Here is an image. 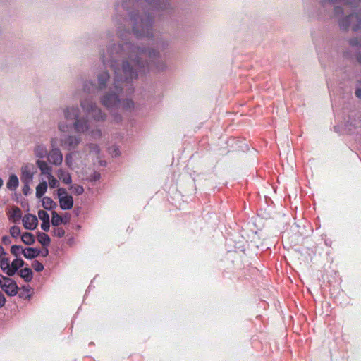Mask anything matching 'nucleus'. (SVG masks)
<instances>
[{
  "label": "nucleus",
  "mask_w": 361,
  "mask_h": 361,
  "mask_svg": "<svg viewBox=\"0 0 361 361\" xmlns=\"http://www.w3.org/2000/svg\"><path fill=\"white\" fill-rule=\"evenodd\" d=\"M2 275H0V278L1 277Z\"/></svg>",
  "instance_id": "nucleus-54"
},
{
  "label": "nucleus",
  "mask_w": 361,
  "mask_h": 361,
  "mask_svg": "<svg viewBox=\"0 0 361 361\" xmlns=\"http://www.w3.org/2000/svg\"><path fill=\"white\" fill-rule=\"evenodd\" d=\"M87 149L90 151V154H92L94 156H97L99 153V147L94 144H91L87 147Z\"/></svg>",
  "instance_id": "nucleus-29"
},
{
  "label": "nucleus",
  "mask_w": 361,
  "mask_h": 361,
  "mask_svg": "<svg viewBox=\"0 0 361 361\" xmlns=\"http://www.w3.org/2000/svg\"><path fill=\"white\" fill-rule=\"evenodd\" d=\"M24 265V261L22 259L16 258L13 260V262L11 264V269L12 276H13L16 272L18 271V269L20 267H22Z\"/></svg>",
  "instance_id": "nucleus-21"
},
{
  "label": "nucleus",
  "mask_w": 361,
  "mask_h": 361,
  "mask_svg": "<svg viewBox=\"0 0 361 361\" xmlns=\"http://www.w3.org/2000/svg\"><path fill=\"white\" fill-rule=\"evenodd\" d=\"M107 55L101 54L104 65L110 66L114 72L115 90L105 92L100 97L101 104L106 108L115 122H120L122 116L118 114L122 92V83L137 79L140 75L149 71L159 72L166 69L167 65L162 58L160 47L155 46L139 47L130 43L111 44L107 48Z\"/></svg>",
  "instance_id": "nucleus-1"
},
{
  "label": "nucleus",
  "mask_w": 361,
  "mask_h": 361,
  "mask_svg": "<svg viewBox=\"0 0 361 361\" xmlns=\"http://www.w3.org/2000/svg\"><path fill=\"white\" fill-rule=\"evenodd\" d=\"M359 0H346L345 2V8H342L341 7L335 8V16L338 17L340 14L344 12L347 9V6L350 5L356 4Z\"/></svg>",
  "instance_id": "nucleus-24"
},
{
  "label": "nucleus",
  "mask_w": 361,
  "mask_h": 361,
  "mask_svg": "<svg viewBox=\"0 0 361 361\" xmlns=\"http://www.w3.org/2000/svg\"><path fill=\"white\" fill-rule=\"evenodd\" d=\"M80 104L85 116H80V110L77 104L64 105L60 108L63 119L57 123L59 131L67 133L73 128L77 133H85L90 128L89 118L96 121L105 119V113L92 99H82Z\"/></svg>",
  "instance_id": "nucleus-2"
},
{
  "label": "nucleus",
  "mask_w": 361,
  "mask_h": 361,
  "mask_svg": "<svg viewBox=\"0 0 361 361\" xmlns=\"http://www.w3.org/2000/svg\"><path fill=\"white\" fill-rule=\"evenodd\" d=\"M58 178L65 184H71L72 182L70 174L62 169H58L56 171Z\"/></svg>",
  "instance_id": "nucleus-16"
},
{
  "label": "nucleus",
  "mask_w": 361,
  "mask_h": 361,
  "mask_svg": "<svg viewBox=\"0 0 361 361\" xmlns=\"http://www.w3.org/2000/svg\"><path fill=\"white\" fill-rule=\"evenodd\" d=\"M71 190L75 195H80L84 192V189L80 185H73Z\"/></svg>",
  "instance_id": "nucleus-35"
},
{
  "label": "nucleus",
  "mask_w": 361,
  "mask_h": 361,
  "mask_svg": "<svg viewBox=\"0 0 361 361\" xmlns=\"http://www.w3.org/2000/svg\"><path fill=\"white\" fill-rule=\"evenodd\" d=\"M51 149L47 156L50 164L59 166L62 164L63 156L61 149L58 147V137H51L50 140Z\"/></svg>",
  "instance_id": "nucleus-5"
},
{
  "label": "nucleus",
  "mask_w": 361,
  "mask_h": 361,
  "mask_svg": "<svg viewBox=\"0 0 361 361\" xmlns=\"http://www.w3.org/2000/svg\"><path fill=\"white\" fill-rule=\"evenodd\" d=\"M73 152L68 153L65 157V163L68 167L73 169Z\"/></svg>",
  "instance_id": "nucleus-28"
},
{
  "label": "nucleus",
  "mask_w": 361,
  "mask_h": 361,
  "mask_svg": "<svg viewBox=\"0 0 361 361\" xmlns=\"http://www.w3.org/2000/svg\"><path fill=\"white\" fill-rule=\"evenodd\" d=\"M22 254L26 259H32L37 257L39 255V251L33 247H28L22 250Z\"/></svg>",
  "instance_id": "nucleus-17"
},
{
  "label": "nucleus",
  "mask_w": 361,
  "mask_h": 361,
  "mask_svg": "<svg viewBox=\"0 0 361 361\" xmlns=\"http://www.w3.org/2000/svg\"><path fill=\"white\" fill-rule=\"evenodd\" d=\"M30 185L31 184L23 183V187L22 191L25 195H27L30 194V192H31Z\"/></svg>",
  "instance_id": "nucleus-38"
},
{
  "label": "nucleus",
  "mask_w": 361,
  "mask_h": 361,
  "mask_svg": "<svg viewBox=\"0 0 361 361\" xmlns=\"http://www.w3.org/2000/svg\"><path fill=\"white\" fill-rule=\"evenodd\" d=\"M38 216L42 221H49V215L44 210H39L38 212Z\"/></svg>",
  "instance_id": "nucleus-33"
},
{
  "label": "nucleus",
  "mask_w": 361,
  "mask_h": 361,
  "mask_svg": "<svg viewBox=\"0 0 361 361\" xmlns=\"http://www.w3.org/2000/svg\"><path fill=\"white\" fill-rule=\"evenodd\" d=\"M156 0H150V2H149V4L154 6V1H155Z\"/></svg>",
  "instance_id": "nucleus-52"
},
{
  "label": "nucleus",
  "mask_w": 361,
  "mask_h": 361,
  "mask_svg": "<svg viewBox=\"0 0 361 361\" xmlns=\"http://www.w3.org/2000/svg\"><path fill=\"white\" fill-rule=\"evenodd\" d=\"M21 218V211L17 207H14L9 212V219L12 220L13 222H16L19 221Z\"/></svg>",
  "instance_id": "nucleus-20"
},
{
  "label": "nucleus",
  "mask_w": 361,
  "mask_h": 361,
  "mask_svg": "<svg viewBox=\"0 0 361 361\" xmlns=\"http://www.w3.org/2000/svg\"><path fill=\"white\" fill-rule=\"evenodd\" d=\"M34 155L39 158L38 159H42L47 156L48 150L45 145L42 143H37L33 149Z\"/></svg>",
  "instance_id": "nucleus-13"
},
{
  "label": "nucleus",
  "mask_w": 361,
  "mask_h": 361,
  "mask_svg": "<svg viewBox=\"0 0 361 361\" xmlns=\"http://www.w3.org/2000/svg\"><path fill=\"white\" fill-rule=\"evenodd\" d=\"M10 234L13 238H18L20 234V229L18 226H13L10 228Z\"/></svg>",
  "instance_id": "nucleus-32"
},
{
  "label": "nucleus",
  "mask_w": 361,
  "mask_h": 361,
  "mask_svg": "<svg viewBox=\"0 0 361 361\" xmlns=\"http://www.w3.org/2000/svg\"><path fill=\"white\" fill-rule=\"evenodd\" d=\"M111 85L109 75L106 71L101 72L97 75V88L103 90Z\"/></svg>",
  "instance_id": "nucleus-10"
},
{
  "label": "nucleus",
  "mask_w": 361,
  "mask_h": 361,
  "mask_svg": "<svg viewBox=\"0 0 361 361\" xmlns=\"http://www.w3.org/2000/svg\"><path fill=\"white\" fill-rule=\"evenodd\" d=\"M133 24V32L138 38L150 37L152 36V18L140 16L137 14L130 16Z\"/></svg>",
  "instance_id": "nucleus-3"
},
{
  "label": "nucleus",
  "mask_w": 361,
  "mask_h": 361,
  "mask_svg": "<svg viewBox=\"0 0 361 361\" xmlns=\"http://www.w3.org/2000/svg\"><path fill=\"white\" fill-rule=\"evenodd\" d=\"M49 227H50L49 221H42V223L41 224V228L42 230H44V231H48L49 230Z\"/></svg>",
  "instance_id": "nucleus-42"
},
{
  "label": "nucleus",
  "mask_w": 361,
  "mask_h": 361,
  "mask_svg": "<svg viewBox=\"0 0 361 361\" xmlns=\"http://www.w3.org/2000/svg\"><path fill=\"white\" fill-rule=\"evenodd\" d=\"M99 176H100L99 174L95 173L94 176V180H96L99 179Z\"/></svg>",
  "instance_id": "nucleus-49"
},
{
  "label": "nucleus",
  "mask_w": 361,
  "mask_h": 361,
  "mask_svg": "<svg viewBox=\"0 0 361 361\" xmlns=\"http://www.w3.org/2000/svg\"><path fill=\"white\" fill-rule=\"evenodd\" d=\"M54 234L57 237H63L65 235V231L63 228H57L54 230Z\"/></svg>",
  "instance_id": "nucleus-39"
},
{
  "label": "nucleus",
  "mask_w": 361,
  "mask_h": 361,
  "mask_svg": "<svg viewBox=\"0 0 361 361\" xmlns=\"http://www.w3.org/2000/svg\"><path fill=\"white\" fill-rule=\"evenodd\" d=\"M35 163L42 176H44L47 179L53 176L52 166H50L47 161L42 159H37Z\"/></svg>",
  "instance_id": "nucleus-9"
},
{
  "label": "nucleus",
  "mask_w": 361,
  "mask_h": 361,
  "mask_svg": "<svg viewBox=\"0 0 361 361\" xmlns=\"http://www.w3.org/2000/svg\"><path fill=\"white\" fill-rule=\"evenodd\" d=\"M22 248L21 246L19 245H13L11 248V252L13 255L18 257L20 252H22Z\"/></svg>",
  "instance_id": "nucleus-34"
},
{
  "label": "nucleus",
  "mask_w": 361,
  "mask_h": 361,
  "mask_svg": "<svg viewBox=\"0 0 361 361\" xmlns=\"http://www.w3.org/2000/svg\"><path fill=\"white\" fill-rule=\"evenodd\" d=\"M340 28L346 30L349 28L357 31L361 28V11L359 13H352L338 20Z\"/></svg>",
  "instance_id": "nucleus-4"
},
{
  "label": "nucleus",
  "mask_w": 361,
  "mask_h": 361,
  "mask_svg": "<svg viewBox=\"0 0 361 361\" xmlns=\"http://www.w3.org/2000/svg\"><path fill=\"white\" fill-rule=\"evenodd\" d=\"M48 184L47 181L43 180L36 187V197L41 198L47 192Z\"/></svg>",
  "instance_id": "nucleus-19"
},
{
  "label": "nucleus",
  "mask_w": 361,
  "mask_h": 361,
  "mask_svg": "<svg viewBox=\"0 0 361 361\" xmlns=\"http://www.w3.org/2000/svg\"><path fill=\"white\" fill-rule=\"evenodd\" d=\"M60 207L63 210L71 209L73 205V200L71 195H65L59 200Z\"/></svg>",
  "instance_id": "nucleus-14"
},
{
  "label": "nucleus",
  "mask_w": 361,
  "mask_h": 361,
  "mask_svg": "<svg viewBox=\"0 0 361 361\" xmlns=\"http://www.w3.org/2000/svg\"><path fill=\"white\" fill-rule=\"evenodd\" d=\"M3 180L0 178V188H1V186L3 185Z\"/></svg>",
  "instance_id": "nucleus-50"
},
{
  "label": "nucleus",
  "mask_w": 361,
  "mask_h": 361,
  "mask_svg": "<svg viewBox=\"0 0 361 361\" xmlns=\"http://www.w3.org/2000/svg\"><path fill=\"white\" fill-rule=\"evenodd\" d=\"M23 224L26 229L34 230L37 226L38 220L36 216L28 214L23 217Z\"/></svg>",
  "instance_id": "nucleus-11"
},
{
  "label": "nucleus",
  "mask_w": 361,
  "mask_h": 361,
  "mask_svg": "<svg viewBox=\"0 0 361 361\" xmlns=\"http://www.w3.org/2000/svg\"><path fill=\"white\" fill-rule=\"evenodd\" d=\"M19 274L25 281H30L32 279V271L30 268L22 269Z\"/></svg>",
  "instance_id": "nucleus-23"
},
{
  "label": "nucleus",
  "mask_w": 361,
  "mask_h": 361,
  "mask_svg": "<svg viewBox=\"0 0 361 361\" xmlns=\"http://www.w3.org/2000/svg\"><path fill=\"white\" fill-rule=\"evenodd\" d=\"M135 108V102L131 99H125L121 100V106H119L118 114L123 112H131Z\"/></svg>",
  "instance_id": "nucleus-12"
},
{
  "label": "nucleus",
  "mask_w": 361,
  "mask_h": 361,
  "mask_svg": "<svg viewBox=\"0 0 361 361\" xmlns=\"http://www.w3.org/2000/svg\"><path fill=\"white\" fill-rule=\"evenodd\" d=\"M47 180V184L51 188H55L59 186V181L54 176H51Z\"/></svg>",
  "instance_id": "nucleus-30"
},
{
  "label": "nucleus",
  "mask_w": 361,
  "mask_h": 361,
  "mask_svg": "<svg viewBox=\"0 0 361 361\" xmlns=\"http://www.w3.org/2000/svg\"><path fill=\"white\" fill-rule=\"evenodd\" d=\"M357 59L361 63V54H360L359 56H357Z\"/></svg>",
  "instance_id": "nucleus-51"
},
{
  "label": "nucleus",
  "mask_w": 361,
  "mask_h": 361,
  "mask_svg": "<svg viewBox=\"0 0 361 361\" xmlns=\"http://www.w3.org/2000/svg\"><path fill=\"white\" fill-rule=\"evenodd\" d=\"M350 43L352 46L361 45V42L357 39H352Z\"/></svg>",
  "instance_id": "nucleus-46"
},
{
  "label": "nucleus",
  "mask_w": 361,
  "mask_h": 361,
  "mask_svg": "<svg viewBox=\"0 0 361 361\" xmlns=\"http://www.w3.org/2000/svg\"><path fill=\"white\" fill-rule=\"evenodd\" d=\"M0 287L9 296H14L18 293V287L16 283L9 277L1 276Z\"/></svg>",
  "instance_id": "nucleus-8"
},
{
  "label": "nucleus",
  "mask_w": 361,
  "mask_h": 361,
  "mask_svg": "<svg viewBox=\"0 0 361 361\" xmlns=\"http://www.w3.org/2000/svg\"><path fill=\"white\" fill-rule=\"evenodd\" d=\"M19 184V180L16 175L12 174L9 176L8 180L6 183L7 188L11 190H15Z\"/></svg>",
  "instance_id": "nucleus-18"
},
{
  "label": "nucleus",
  "mask_w": 361,
  "mask_h": 361,
  "mask_svg": "<svg viewBox=\"0 0 361 361\" xmlns=\"http://www.w3.org/2000/svg\"><path fill=\"white\" fill-rule=\"evenodd\" d=\"M36 169L33 164L26 163L20 168V180L23 183L32 184Z\"/></svg>",
  "instance_id": "nucleus-7"
},
{
  "label": "nucleus",
  "mask_w": 361,
  "mask_h": 361,
  "mask_svg": "<svg viewBox=\"0 0 361 361\" xmlns=\"http://www.w3.org/2000/svg\"><path fill=\"white\" fill-rule=\"evenodd\" d=\"M331 1H333V0H322V4L323 5H325V4H326V2H331Z\"/></svg>",
  "instance_id": "nucleus-48"
},
{
  "label": "nucleus",
  "mask_w": 361,
  "mask_h": 361,
  "mask_svg": "<svg viewBox=\"0 0 361 361\" xmlns=\"http://www.w3.org/2000/svg\"><path fill=\"white\" fill-rule=\"evenodd\" d=\"M0 268L6 273L8 276H12L10 260L7 257H4L0 259Z\"/></svg>",
  "instance_id": "nucleus-15"
},
{
  "label": "nucleus",
  "mask_w": 361,
  "mask_h": 361,
  "mask_svg": "<svg viewBox=\"0 0 361 361\" xmlns=\"http://www.w3.org/2000/svg\"><path fill=\"white\" fill-rule=\"evenodd\" d=\"M6 298L4 294L0 291V308L3 307L6 304Z\"/></svg>",
  "instance_id": "nucleus-43"
},
{
  "label": "nucleus",
  "mask_w": 361,
  "mask_h": 361,
  "mask_svg": "<svg viewBox=\"0 0 361 361\" xmlns=\"http://www.w3.org/2000/svg\"><path fill=\"white\" fill-rule=\"evenodd\" d=\"M42 206L45 209H51L56 207V204L53 201L51 197H44L42 200Z\"/></svg>",
  "instance_id": "nucleus-22"
},
{
  "label": "nucleus",
  "mask_w": 361,
  "mask_h": 361,
  "mask_svg": "<svg viewBox=\"0 0 361 361\" xmlns=\"http://www.w3.org/2000/svg\"><path fill=\"white\" fill-rule=\"evenodd\" d=\"M63 223V219L56 212H52L51 224L53 226H59Z\"/></svg>",
  "instance_id": "nucleus-27"
},
{
  "label": "nucleus",
  "mask_w": 361,
  "mask_h": 361,
  "mask_svg": "<svg viewBox=\"0 0 361 361\" xmlns=\"http://www.w3.org/2000/svg\"><path fill=\"white\" fill-rule=\"evenodd\" d=\"M22 241L28 245H31L35 243V237L31 233H25L21 236Z\"/></svg>",
  "instance_id": "nucleus-25"
},
{
  "label": "nucleus",
  "mask_w": 361,
  "mask_h": 361,
  "mask_svg": "<svg viewBox=\"0 0 361 361\" xmlns=\"http://www.w3.org/2000/svg\"><path fill=\"white\" fill-rule=\"evenodd\" d=\"M57 195L59 200L61 197H64L65 195H68L66 189L61 188L57 190Z\"/></svg>",
  "instance_id": "nucleus-40"
},
{
  "label": "nucleus",
  "mask_w": 361,
  "mask_h": 361,
  "mask_svg": "<svg viewBox=\"0 0 361 361\" xmlns=\"http://www.w3.org/2000/svg\"><path fill=\"white\" fill-rule=\"evenodd\" d=\"M32 267L33 268L35 269V270L37 272H39L41 271H42L44 269V266L43 264L38 262V261H35L33 263H32Z\"/></svg>",
  "instance_id": "nucleus-36"
},
{
  "label": "nucleus",
  "mask_w": 361,
  "mask_h": 361,
  "mask_svg": "<svg viewBox=\"0 0 361 361\" xmlns=\"http://www.w3.org/2000/svg\"><path fill=\"white\" fill-rule=\"evenodd\" d=\"M92 137L94 139L100 138L102 137V132L100 130H95L92 131Z\"/></svg>",
  "instance_id": "nucleus-41"
},
{
  "label": "nucleus",
  "mask_w": 361,
  "mask_h": 361,
  "mask_svg": "<svg viewBox=\"0 0 361 361\" xmlns=\"http://www.w3.org/2000/svg\"><path fill=\"white\" fill-rule=\"evenodd\" d=\"M109 153L112 156L117 157L120 154V151L116 146H112L109 148Z\"/></svg>",
  "instance_id": "nucleus-37"
},
{
  "label": "nucleus",
  "mask_w": 361,
  "mask_h": 361,
  "mask_svg": "<svg viewBox=\"0 0 361 361\" xmlns=\"http://www.w3.org/2000/svg\"><path fill=\"white\" fill-rule=\"evenodd\" d=\"M355 95L358 98H361V82L360 84V87H358L355 91Z\"/></svg>",
  "instance_id": "nucleus-47"
},
{
  "label": "nucleus",
  "mask_w": 361,
  "mask_h": 361,
  "mask_svg": "<svg viewBox=\"0 0 361 361\" xmlns=\"http://www.w3.org/2000/svg\"><path fill=\"white\" fill-rule=\"evenodd\" d=\"M80 142V137L74 135H65L58 137V145L68 150L75 149Z\"/></svg>",
  "instance_id": "nucleus-6"
},
{
  "label": "nucleus",
  "mask_w": 361,
  "mask_h": 361,
  "mask_svg": "<svg viewBox=\"0 0 361 361\" xmlns=\"http://www.w3.org/2000/svg\"><path fill=\"white\" fill-rule=\"evenodd\" d=\"M48 255V250H46V251H45V255H43V256H46V255Z\"/></svg>",
  "instance_id": "nucleus-53"
},
{
  "label": "nucleus",
  "mask_w": 361,
  "mask_h": 361,
  "mask_svg": "<svg viewBox=\"0 0 361 361\" xmlns=\"http://www.w3.org/2000/svg\"><path fill=\"white\" fill-rule=\"evenodd\" d=\"M93 87V83L92 81L85 80L82 82V89L85 92H90L92 88Z\"/></svg>",
  "instance_id": "nucleus-31"
},
{
  "label": "nucleus",
  "mask_w": 361,
  "mask_h": 361,
  "mask_svg": "<svg viewBox=\"0 0 361 361\" xmlns=\"http://www.w3.org/2000/svg\"><path fill=\"white\" fill-rule=\"evenodd\" d=\"M2 242L5 245H9L11 243L10 238L7 235L2 238Z\"/></svg>",
  "instance_id": "nucleus-44"
},
{
  "label": "nucleus",
  "mask_w": 361,
  "mask_h": 361,
  "mask_svg": "<svg viewBox=\"0 0 361 361\" xmlns=\"http://www.w3.org/2000/svg\"><path fill=\"white\" fill-rule=\"evenodd\" d=\"M6 252L2 246L0 245V259L6 257Z\"/></svg>",
  "instance_id": "nucleus-45"
},
{
  "label": "nucleus",
  "mask_w": 361,
  "mask_h": 361,
  "mask_svg": "<svg viewBox=\"0 0 361 361\" xmlns=\"http://www.w3.org/2000/svg\"><path fill=\"white\" fill-rule=\"evenodd\" d=\"M39 242L43 246H47L50 243V238L49 235L44 233H39L37 236Z\"/></svg>",
  "instance_id": "nucleus-26"
}]
</instances>
